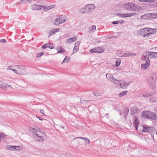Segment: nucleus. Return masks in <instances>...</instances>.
<instances>
[{"mask_svg":"<svg viewBox=\"0 0 157 157\" xmlns=\"http://www.w3.org/2000/svg\"><path fill=\"white\" fill-rule=\"evenodd\" d=\"M156 80V76L155 74H151L149 76L148 79V86L153 91L150 94H148V97L151 96L155 94L154 90L156 88L155 82Z\"/></svg>","mask_w":157,"mask_h":157,"instance_id":"f257e3e1","label":"nucleus"},{"mask_svg":"<svg viewBox=\"0 0 157 157\" xmlns=\"http://www.w3.org/2000/svg\"><path fill=\"white\" fill-rule=\"evenodd\" d=\"M95 8V6L94 4H88L82 8L79 11V12L81 14L89 13L93 12Z\"/></svg>","mask_w":157,"mask_h":157,"instance_id":"f03ea898","label":"nucleus"},{"mask_svg":"<svg viewBox=\"0 0 157 157\" xmlns=\"http://www.w3.org/2000/svg\"><path fill=\"white\" fill-rule=\"evenodd\" d=\"M124 7L127 10L134 11H138L139 9H140V8H141L137 4L130 2L125 4Z\"/></svg>","mask_w":157,"mask_h":157,"instance_id":"7ed1b4c3","label":"nucleus"},{"mask_svg":"<svg viewBox=\"0 0 157 157\" xmlns=\"http://www.w3.org/2000/svg\"><path fill=\"white\" fill-rule=\"evenodd\" d=\"M14 67L17 69L18 75H24L26 73L25 68L23 65H14Z\"/></svg>","mask_w":157,"mask_h":157,"instance_id":"20e7f679","label":"nucleus"},{"mask_svg":"<svg viewBox=\"0 0 157 157\" xmlns=\"http://www.w3.org/2000/svg\"><path fill=\"white\" fill-rule=\"evenodd\" d=\"M104 49L102 47H96L95 48L90 50V52L91 53H101L104 51Z\"/></svg>","mask_w":157,"mask_h":157,"instance_id":"39448f33","label":"nucleus"},{"mask_svg":"<svg viewBox=\"0 0 157 157\" xmlns=\"http://www.w3.org/2000/svg\"><path fill=\"white\" fill-rule=\"evenodd\" d=\"M147 28H144L138 31L137 34L143 36L144 37L147 35Z\"/></svg>","mask_w":157,"mask_h":157,"instance_id":"423d86ee","label":"nucleus"},{"mask_svg":"<svg viewBox=\"0 0 157 157\" xmlns=\"http://www.w3.org/2000/svg\"><path fill=\"white\" fill-rule=\"evenodd\" d=\"M147 52H145L143 53V56L141 57L142 59H145V60L146 61L145 63L142 64L141 66V68L144 70L146 69L147 68L146 67V66L147 65V60L146 59V58H147L146 56H147Z\"/></svg>","mask_w":157,"mask_h":157,"instance_id":"0eeeda50","label":"nucleus"},{"mask_svg":"<svg viewBox=\"0 0 157 157\" xmlns=\"http://www.w3.org/2000/svg\"><path fill=\"white\" fill-rule=\"evenodd\" d=\"M156 117V115L155 113L148 111V118L155 120Z\"/></svg>","mask_w":157,"mask_h":157,"instance_id":"6e6552de","label":"nucleus"},{"mask_svg":"<svg viewBox=\"0 0 157 157\" xmlns=\"http://www.w3.org/2000/svg\"><path fill=\"white\" fill-rule=\"evenodd\" d=\"M135 13H117V15L118 16L123 18H125L127 17H131L134 15L135 14Z\"/></svg>","mask_w":157,"mask_h":157,"instance_id":"1a4fd4ad","label":"nucleus"},{"mask_svg":"<svg viewBox=\"0 0 157 157\" xmlns=\"http://www.w3.org/2000/svg\"><path fill=\"white\" fill-rule=\"evenodd\" d=\"M65 21L64 18H60V17H58L56 18L54 21V23L56 25H58Z\"/></svg>","mask_w":157,"mask_h":157,"instance_id":"9d476101","label":"nucleus"},{"mask_svg":"<svg viewBox=\"0 0 157 157\" xmlns=\"http://www.w3.org/2000/svg\"><path fill=\"white\" fill-rule=\"evenodd\" d=\"M60 30L59 28H57L52 29L49 31L48 33L49 35L48 37H49L50 36H52L53 34L56 33L57 32H59Z\"/></svg>","mask_w":157,"mask_h":157,"instance_id":"9b49d317","label":"nucleus"},{"mask_svg":"<svg viewBox=\"0 0 157 157\" xmlns=\"http://www.w3.org/2000/svg\"><path fill=\"white\" fill-rule=\"evenodd\" d=\"M155 131V129L154 127H148V132H149L151 135L153 137V134Z\"/></svg>","mask_w":157,"mask_h":157,"instance_id":"f8f14e48","label":"nucleus"},{"mask_svg":"<svg viewBox=\"0 0 157 157\" xmlns=\"http://www.w3.org/2000/svg\"><path fill=\"white\" fill-rule=\"evenodd\" d=\"M33 10H40L42 8V5H37L34 4L31 6Z\"/></svg>","mask_w":157,"mask_h":157,"instance_id":"ddd939ff","label":"nucleus"},{"mask_svg":"<svg viewBox=\"0 0 157 157\" xmlns=\"http://www.w3.org/2000/svg\"><path fill=\"white\" fill-rule=\"evenodd\" d=\"M129 84V83H127L126 82L124 81H123L121 83H119L121 88L123 89H125L126 88L128 85Z\"/></svg>","mask_w":157,"mask_h":157,"instance_id":"4468645a","label":"nucleus"},{"mask_svg":"<svg viewBox=\"0 0 157 157\" xmlns=\"http://www.w3.org/2000/svg\"><path fill=\"white\" fill-rule=\"evenodd\" d=\"M106 78L111 82H113L114 77L110 73H108L106 75Z\"/></svg>","mask_w":157,"mask_h":157,"instance_id":"2eb2a0df","label":"nucleus"},{"mask_svg":"<svg viewBox=\"0 0 157 157\" xmlns=\"http://www.w3.org/2000/svg\"><path fill=\"white\" fill-rule=\"evenodd\" d=\"M138 119L135 116L134 117V125L135 128L136 130H138V127L139 124Z\"/></svg>","mask_w":157,"mask_h":157,"instance_id":"dca6fc26","label":"nucleus"},{"mask_svg":"<svg viewBox=\"0 0 157 157\" xmlns=\"http://www.w3.org/2000/svg\"><path fill=\"white\" fill-rule=\"evenodd\" d=\"M77 138H80L84 140H85V143L86 144H89L90 143V140L86 138H84L83 137H77L73 139V140H75Z\"/></svg>","mask_w":157,"mask_h":157,"instance_id":"f3484780","label":"nucleus"},{"mask_svg":"<svg viewBox=\"0 0 157 157\" xmlns=\"http://www.w3.org/2000/svg\"><path fill=\"white\" fill-rule=\"evenodd\" d=\"M155 31L154 29L148 28V36L151 34H155Z\"/></svg>","mask_w":157,"mask_h":157,"instance_id":"a211bd4d","label":"nucleus"},{"mask_svg":"<svg viewBox=\"0 0 157 157\" xmlns=\"http://www.w3.org/2000/svg\"><path fill=\"white\" fill-rule=\"evenodd\" d=\"M77 39V36H74L67 39V42L69 43L73 42L76 40Z\"/></svg>","mask_w":157,"mask_h":157,"instance_id":"6ab92c4d","label":"nucleus"},{"mask_svg":"<svg viewBox=\"0 0 157 157\" xmlns=\"http://www.w3.org/2000/svg\"><path fill=\"white\" fill-rule=\"evenodd\" d=\"M154 13H148V18L150 19H155Z\"/></svg>","mask_w":157,"mask_h":157,"instance_id":"aec40b11","label":"nucleus"},{"mask_svg":"<svg viewBox=\"0 0 157 157\" xmlns=\"http://www.w3.org/2000/svg\"><path fill=\"white\" fill-rule=\"evenodd\" d=\"M138 109L136 107H133L132 109L131 110V114L133 115L134 114H136L138 111Z\"/></svg>","mask_w":157,"mask_h":157,"instance_id":"412c9836","label":"nucleus"},{"mask_svg":"<svg viewBox=\"0 0 157 157\" xmlns=\"http://www.w3.org/2000/svg\"><path fill=\"white\" fill-rule=\"evenodd\" d=\"M32 131L33 132V133H35V132H39L40 131V129L38 127H36L35 128H32Z\"/></svg>","mask_w":157,"mask_h":157,"instance_id":"4be33fe9","label":"nucleus"},{"mask_svg":"<svg viewBox=\"0 0 157 157\" xmlns=\"http://www.w3.org/2000/svg\"><path fill=\"white\" fill-rule=\"evenodd\" d=\"M136 55L134 53H124L123 55V57H129L130 56H136Z\"/></svg>","mask_w":157,"mask_h":157,"instance_id":"5701e85b","label":"nucleus"},{"mask_svg":"<svg viewBox=\"0 0 157 157\" xmlns=\"http://www.w3.org/2000/svg\"><path fill=\"white\" fill-rule=\"evenodd\" d=\"M155 52H148V55L150 56V58H155Z\"/></svg>","mask_w":157,"mask_h":157,"instance_id":"b1692460","label":"nucleus"},{"mask_svg":"<svg viewBox=\"0 0 157 157\" xmlns=\"http://www.w3.org/2000/svg\"><path fill=\"white\" fill-rule=\"evenodd\" d=\"M128 113V109L127 107H126L124 109V112L123 114L125 117L127 116Z\"/></svg>","mask_w":157,"mask_h":157,"instance_id":"393cba45","label":"nucleus"},{"mask_svg":"<svg viewBox=\"0 0 157 157\" xmlns=\"http://www.w3.org/2000/svg\"><path fill=\"white\" fill-rule=\"evenodd\" d=\"M44 140L43 136H41L39 137H38L37 139H36V140L39 142H43L44 141Z\"/></svg>","mask_w":157,"mask_h":157,"instance_id":"a878e982","label":"nucleus"},{"mask_svg":"<svg viewBox=\"0 0 157 157\" xmlns=\"http://www.w3.org/2000/svg\"><path fill=\"white\" fill-rule=\"evenodd\" d=\"M9 87H11V86L5 83H2V89H5V88H6Z\"/></svg>","mask_w":157,"mask_h":157,"instance_id":"bb28decb","label":"nucleus"},{"mask_svg":"<svg viewBox=\"0 0 157 157\" xmlns=\"http://www.w3.org/2000/svg\"><path fill=\"white\" fill-rule=\"evenodd\" d=\"M14 146L8 145L6 147V148L9 150L11 151H14L15 147Z\"/></svg>","mask_w":157,"mask_h":157,"instance_id":"cd10ccee","label":"nucleus"},{"mask_svg":"<svg viewBox=\"0 0 157 157\" xmlns=\"http://www.w3.org/2000/svg\"><path fill=\"white\" fill-rule=\"evenodd\" d=\"M128 93V91L127 90L124 91L120 93L119 94V97H121L123 96L126 94Z\"/></svg>","mask_w":157,"mask_h":157,"instance_id":"c85d7f7f","label":"nucleus"},{"mask_svg":"<svg viewBox=\"0 0 157 157\" xmlns=\"http://www.w3.org/2000/svg\"><path fill=\"white\" fill-rule=\"evenodd\" d=\"M120 80H118L115 79L114 78V79L113 80V82H112L115 85H117L120 82Z\"/></svg>","mask_w":157,"mask_h":157,"instance_id":"c756f323","label":"nucleus"},{"mask_svg":"<svg viewBox=\"0 0 157 157\" xmlns=\"http://www.w3.org/2000/svg\"><path fill=\"white\" fill-rule=\"evenodd\" d=\"M142 117L144 118L147 117V111H144L143 112Z\"/></svg>","mask_w":157,"mask_h":157,"instance_id":"7c9ffc66","label":"nucleus"},{"mask_svg":"<svg viewBox=\"0 0 157 157\" xmlns=\"http://www.w3.org/2000/svg\"><path fill=\"white\" fill-rule=\"evenodd\" d=\"M116 54L119 57H122L123 56V52L121 51L120 52H118L116 53Z\"/></svg>","mask_w":157,"mask_h":157,"instance_id":"2f4dec72","label":"nucleus"},{"mask_svg":"<svg viewBox=\"0 0 157 157\" xmlns=\"http://www.w3.org/2000/svg\"><path fill=\"white\" fill-rule=\"evenodd\" d=\"M69 61H70V59H69V57H67V56H66L65 57V59L63 60L62 63H63L64 62L67 63Z\"/></svg>","mask_w":157,"mask_h":157,"instance_id":"473e14b6","label":"nucleus"},{"mask_svg":"<svg viewBox=\"0 0 157 157\" xmlns=\"http://www.w3.org/2000/svg\"><path fill=\"white\" fill-rule=\"evenodd\" d=\"M94 95L95 96H99L100 95V94L98 91H94L93 92Z\"/></svg>","mask_w":157,"mask_h":157,"instance_id":"72a5a7b5","label":"nucleus"},{"mask_svg":"<svg viewBox=\"0 0 157 157\" xmlns=\"http://www.w3.org/2000/svg\"><path fill=\"white\" fill-rule=\"evenodd\" d=\"M42 8L43 11H46L47 10H50L49 6H46L45 7L44 6H42Z\"/></svg>","mask_w":157,"mask_h":157,"instance_id":"f704fd0d","label":"nucleus"},{"mask_svg":"<svg viewBox=\"0 0 157 157\" xmlns=\"http://www.w3.org/2000/svg\"><path fill=\"white\" fill-rule=\"evenodd\" d=\"M56 49L58 50L57 53H59L61 54H63L65 52V51L64 50V49L59 50H58V48H57Z\"/></svg>","mask_w":157,"mask_h":157,"instance_id":"c9c22d12","label":"nucleus"},{"mask_svg":"<svg viewBox=\"0 0 157 157\" xmlns=\"http://www.w3.org/2000/svg\"><path fill=\"white\" fill-rule=\"evenodd\" d=\"M150 101L151 102H154L157 101V99L154 98H150Z\"/></svg>","mask_w":157,"mask_h":157,"instance_id":"e433bc0d","label":"nucleus"},{"mask_svg":"<svg viewBox=\"0 0 157 157\" xmlns=\"http://www.w3.org/2000/svg\"><path fill=\"white\" fill-rule=\"evenodd\" d=\"M25 0H21L20 1L18 2L16 4V5L19 4H22L24 3H25Z\"/></svg>","mask_w":157,"mask_h":157,"instance_id":"4c0bfd02","label":"nucleus"},{"mask_svg":"<svg viewBox=\"0 0 157 157\" xmlns=\"http://www.w3.org/2000/svg\"><path fill=\"white\" fill-rule=\"evenodd\" d=\"M121 61L120 59L117 60L116 61V66H118L121 63Z\"/></svg>","mask_w":157,"mask_h":157,"instance_id":"58836bf2","label":"nucleus"},{"mask_svg":"<svg viewBox=\"0 0 157 157\" xmlns=\"http://www.w3.org/2000/svg\"><path fill=\"white\" fill-rule=\"evenodd\" d=\"M49 44L48 48L51 49H53L54 47V46L53 44L51 43H49Z\"/></svg>","mask_w":157,"mask_h":157,"instance_id":"ea45409f","label":"nucleus"},{"mask_svg":"<svg viewBox=\"0 0 157 157\" xmlns=\"http://www.w3.org/2000/svg\"><path fill=\"white\" fill-rule=\"evenodd\" d=\"M141 17L142 19H147V13H145L143 15L141 16Z\"/></svg>","mask_w":157,"mask_h":157,"instance_id":"a19ab883","label":"nucleus"},{"mask_svg":"<svg viewBox=\"0 0 157 157\" xmlns=\"http://www.w3.org/2000/svg\"><path fill=\"white\" fill-rule=\"evenodd\" d=\"M49 44L47 43L42 46V48L43 49H45L47 48H48Z\"/></svg>","mask_w":157,"mask_h":157,"instance_id":"79ce46f5","label":"nucleus"},{"mask_svg":"<svg viewBox=\"0 0 157 157\" xmlns=\"http://www.w3.org/2000/svg\"><path fill=\"white\" fill-rule=\"evenodd\" d=\"M44 54V52H41L38 54H37L36 55V57L37 58H39L40 57L42 56Z\"/></svg>","mask_w":157,"mask_h":157,"instance_id":"37998d69","label":"nucleus"},{"mask_svg":"<svg viewBox=\"0 0 157 157\" xmlns=\"http://www.w3.org/2000/svg\"><path fill=\"white\" fill-rule=\"evenodd\" d=\"M35 132V133L33 134L35 135L38 137H40L41 136L40 135V134H41V133L40 132Z\"/></svg>","mask_w":157,"mask_h":157,"instance_id":"c03bdc74","label":"nucleus"},{"mask_svg":"<svg viewBox=\"0 0 157 157\" xmlns=\"http://www.w3.org/2000/svg\"><path fill=\"white\" fill-rule=\"evenodd\" d=\"M80 43L79 42L77 41L75 43V47H78Z\"/></svg>","mask_w":157,"mask_h":157,"instance_id":"a18cd8bd","label":"nucleus"},{"mask_svg":"<svg viewBox=\"0 0 157 157\" xmlns=\"http://www.w3.org/2000/svg\"><path fill=\"white\" fill-rule=\"evenodd\" d=\"M91 30L92 31L94 32V31L96 30V26L94 25H93L91 27Z\"/></svg>","mask_w":157,"mask_h":157,"instance_id":"49530a36","label":"nucleus"},{"mask_svg":"<svg viewBox=\"0 0 157 157\" xmlns=\"http://www.w3.org/2000/svg\"><path fill=\"white\" fill-rule=\"evenodd\" d=\"M78 49V47H74V49H73V53H76Z\"/></svg>","mask_w":157,"mask_h":157,"instance_id":"de8ad7c7","label":"nucleus"},{"mask_svg":"<svg viewBox=\"0 0 157 157\" xmlns=\"http://www.w3.org/2000/svg\"><path fill=\"white\" fill-rule=\"evenodd\" d=\"M80 102L82 103H85L86 102H88V101H87L86 100H82V99H81V100H80Z\"/></svg>","mask_w":157,"mask_h":157,"instance_id":"09e8293b","label":"nucleus"},{"mask_svg":"<svg viewBox=\"0 0 157 157\" xmlns=\"http://www.w3.org/2000/svg\"><path fill=\"white\" fill-rule=\"evenodd\" d=\"M143 131L144 132H147V127H145V128L143 127Z\"/></svg>","mask_w":157,"mask_h":157,"instance_id":"8fccbe9b","label":"nucleus"},{"mask_svg":"<svg viewBox=\"0 0 157 157\" xmlns=\"http://www.w3.org/2000/svg\"><path fill=\"white\" fill-rule=\"evenodd\" d=\"M118 23L123 24L124 22V21L122 20H118Z\"/></svg>","mask_w":157,"mask_h":157,"instance_id":"3c124183","label":"nucleus"},{"mask_svg":"<svg viewBox=\"0 0 157 157\" xmlns=\"http://www.w3.org/2000/svg\"><path fill=\"white\" fill-rule=\"evenodd\" d=\"M6 136V135L3 133H2L1 134H0L1 139V137L2 138H5Z\"/></svg>","mask_w":157,"mask_h":157,"instance_id":"603ef678","label":"nucleus"},{"mask_svg":"<svg viewBox=\"0 0 157 157\" xmlns=\"http://www.w3.org/2000/svg\"><path fill=\"white\" fill-rule=\"evenodd\" d=\"M14 67V66H8L7 67V70H11V69H12L11 68V67Z\"/></svg>","mask_w":157,"mask_h":157,"instance_id":"864d4df0","label":"nucleus"},{"mask_svg":"<svg viewBox=\"0 0 157 157\" xmlns=\"http://www.w3.org/2000/svg\"><path fill=\"white\" fill-rule=\"evenodd\" d=\"M49 7L50 9H51L55 7L56 5H51V6H49Z\"/></svg>","mask_w":157,"mask_h":157,"instance_id":"5fc2aeb1","label":"nucleus"},{"mask_svg":"<svg viewBox=\"0 0 157 157\" xmlns=\"http://www.w3.org/2000/svg\"><path fill=\"white\" fill-rule=\"evenodd\" d=\"M112 24L113 25L117 24H118V21H113L112 22Z\"/></svg>","mask_w":157,"mask_h":157,"instance_id":"6e6d98bb","label":"nucleus"},{"mask_svg":"<svg viewBox=\"0 0 157 157\" xmlns=\"http://www.w3.org/2000/svg\"><path fill=\"white\" fill-rule=\"evenodd\" d=\"M6 42V41L5 39H2L0 40V42L1 43H5Z\"/></svg>","mask_w":157,"mask_h":157,"instance_id":"4d7b16f0","label":"nucleus"},{"mask_svg":"<svg viewBox=\"0 0 157 157\" xmlns=\"http://www.w3.org/2000/svg\"><path fill=\"white\" fill-rule=\"evenodd\" d=\"M11 70L14 71L16 74H17L18 73L17 70H16V69H11Z\"/></svg>","mask_w":157,"mask_h":157,"instance_id":"13d9d810","label":"nucleus"},{"mask_svg":"<svg viewBox=\"0 0 157 157\" xmlns=\"http://www.w3.org/2000/svg\"><path fill=\"white\" fill-rule=\"evenodd\" d=\"M40 113H42L43 115L45 116L44 113V110L43 109H41L40 111Z\"/></svg>","mask_w":157,"mask_h":157,"instance_id":"bf43d9fd","label":"nucleus"},{"mask_svg":"<svg viewBox=\"0 0 157 157\" xmlns=\"http://www.w3.org/2000/svg\"><path fill=\"white\" fill-rule=\"evenodd\" d=\"M156 0H148V2L152 3L155 2Z\"/></svg>","mask_w":157,"mask_h":157,"instance_id":"052dcab7","label":"nucleus"},{"mask_svg":"<svg viewBox=\"0 0 157 157\" xmlns=\"http://www.w3.org/2000/svg\"><path fill=\"white\" fill-rule=\"evenodd\" d=\"M140 2H147V0H138Z\"/></svg>","mask_w":157,"mask_h":157,"instance_id":"680f3d73","label":"nucleus"},{"mask_svg":"<svg viewBox=\"0 0 157 157\" xmlns=\"http://www.w3.org/2000/svg\"><path fill=\"white\" fill-rule=\"evenodd\" d=\"M32 1V0H25V3L27 2H31Z\"/></svg>","mask_w":157,"mask_h":157,"instance_id":"e2e57ef3","label":"nucleus"},{"mask_svg":"<svg viewBox=\"0 0 157 157\" xmlns=\"http://www.w3.org/2000/svg\"><path fill=\"white\" fill-rule=\"evenodd\" d=\"M19 147V146H14V147L15 148H14V150H16V151H18V149H17V147Z\"/></svg>","mask_w":157,"mask_h":157,"instance_id":"0e129e2a","label":"nucleus"},{"mask_svg":"<svg viewBox=\"0 0 157 157\" xmlns=\"http://www.w3.org/2000/svg\"><path fill=\"white\" fill-rule=\"evenodd\" d=\"M36 117L38 118V119H39L40 120H41V121H42L43 120V118H41V117H39L38 116H37V115L36 116Z\"/></svg>","mask_w":157,"mask_h":157,"instance_id":"69168bd1","label":"nucleus"},{"mask_svg":"<svg viewBox=\"0 0 157 157\" xmlns=\"http://www.w3.org/2000/svg\"><path fill=\"white\" fill-rule=\"evenodd\" d=\"M155 58H157V52H155Z\"/></svg>","mask_w":157,"mask_h":157,"instance_id":"338daca9","label":"nucleus"},{"mask_svg":"<svg viewBox=\"0 0 157 157\" xmlns=\"http://www.w3.org/2000/svg\"><path fill=\"white\" fill-rule=\"evenodd\" d=\"M155 15V19L157 18V13H154Z\"/></svg>","mask_w":157,"mask_h":157,"instance_id":"774afa93","label":"nucleus"}]
</instances>
